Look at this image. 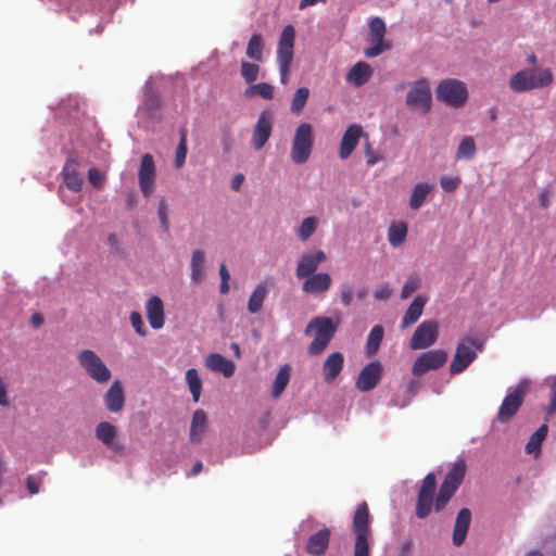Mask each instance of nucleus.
I'll use <instances>...</instances> for the list:
<instances>
[{
	"label": "nucleus",
	"mask_w": 556,
	"mask_h": 556,
	"mask_svg": "<svg viewBox=\"0 0 556 556\" xmlns=\"http://www.w3.org/2000/svg\"><path fill=\"white\" fill-rule=\"evenodd\" d=\"M466 470V462L458 459L446 473L435 498L434 495L418 493L415 509L416 516L420 519L427 518L431 513L432 506L438 513L443 510L463 483Z\"/></svg>",
	"instance_id": "obj_1"
},
{
	"label": "nucleus",
	"mask_w": 556,
	"mask_h": 556,
	"mask_svg": "<svg viewBox=\"0 0 556 556\" xmlns=\"http://www.w3.org/2000/svg\"><path fill=\"white\" fill-rule=\"evenodd\" d=\"M371 516L366 502L356 506L353 515L352 531L355 536L354 556H370L372 544Z\"/></svg>",
	"instance_id": "obj_2"
},
{
	"label": "nucleus",
	"mask_w": 556,
	"mask_h": 556,
	"mask_svg": "<svg viewBox=\"0 0 556 556\" xmlns=\"http://www.w3.org/2000/svg\"><path fill=\"white\" fill-rule=\"evenodd\" d=\"M339 323H334L330 317L317 316L309 320L305 328V334L313 337V341L307 348V353L311 356L320 355L333 339Z\"/></svg>",
	"instance_id": "obj_3"
},
{
	"label": "nucleus",
	"mask_w": 556,
	"mask_h": 556,
	"mask_svg": "<svg viewBox=\"0 0 556 556\" xmlns=\"http://www.w3.org/2000/svg\"><path fill=\"white\" fill-rule=\"evenodd\" d=\"M554 81V75L551 68L538 67L520 70L515 73L508 81L509 88L516 93L548 87Z\"/></svg>",
	"instance_id": "obj_4"
},
{
	"label": "nucleus",
	"mask_w": 556,
	"mask_h": 556,
	"mask_svg": "<svg viewBox=\"0 0 556 556\" xmlns=\"http://www.w3.org/2000/svg\"><path fill=\"white\" fill-rule=\"evenodd\" d=\"M483 340L466 336L456 346L454 357L450 365V374L458 375L463 372L476 359L478 352L483 350Z\"/></svg>",
	"instance_id": "obj_5"
},
{
	"label": "nucleus",
	"mask_w": 556,
	"mask_h": 556,
	"mask_svg": "<svg viewBox=\"0 0 556 556\" xmlns=\"http://www.w3.org/2000/svg\"><path fill=\"white\" fill-rule=\"evenodd\" d=\"M295 29L292 25H287L280 35L277 48V63L280 74V83L287 85L289 81L290 70L293 61Z\"/></svg>",
	"instance_id": "obj_6"
},
{
	"label": "nucleus",
	"mask_w": 556,
	"mask_h": 556,
	"mask_svg": "<svg viewBox=\"0 0 556 556\" xmlns=\"http://www.w3.org/2000/svg\"><path fill=\"white\" fill-rule=\"evenodd\" d=\"M314 146V130L309 123L300 124L294 132L291 144V161L301 165L309 159Z\"/></svg>",
	"instance_id": "obj_7"
},
{
	"label": "nucleus",
	"mask_w": 556,
	"mask_h": 556,
	"mask_svg": "<svg viewBox=\"0 0 556 556\" xmlns=\"http://www.w3.org/2000/svg\"><path fill=\"white\" fill-rule=\"evenodd\" d=\"M529 388L530 382L528 380H521L513 390L507 392L498 408L496 415L497 421L507 424L516 416L523 404Z\"/></svg>",
	"instance_id": "obj_8"
},
{
	"label": "nucleus",
	"mask_w": 556,
	"mask_h": 556,
	"mask_svg": "<svg viewBox=\"0 0 556 556\" xmlns=\"http://www.w3.org/2000/svg\"><path fill=\"white\" fill-rule=\"evenodd\" d=\"M77 362L89 378L99 384L110 381L112 372L102 358L92 350H81L77 355Z\"/></svg>",
	"instance_id": "obj_9"
},
{
	"label": "nucleus",
	"mask_w": 556,
	"mask_h": 556,
	"mask_svg": "<svg viewBox=\"0 0 556 556\" xmlns=\"http://www.w3.org/2000/svg\"><path fill=\"white\" fill-rule=\"evenodd\" d=\"M437 99L448 106L460 108L468 99L466 85L458 79H444L437 88Z\"/></svg>",
	"instance_id": "obj_10"
},
{
	"label": "nucleus",
	"mask_w": 556,
	"mask_h": 556,
	"mask_svg": "<svg viewBox=\"0 0 556 556\" xmlns=\"http://www.w3.org/2000/svg\"><path fill=\"white\" fill-rule=\"evenodd\" d=\"M432 96L427 78L416 80L406 94L405 104L414 111L428 113L431 110Z\"/></svg>",
	"instance_id": "obj_11"
},
{
	"label": "nucleus",
	"mask_w": 556,
	"mask_h": 556,
	"mask_svg": "<svg viewBox=\"0 0 556 556\" xmlns=\"http://www.w3.org/2000/svg\"><path fill=\"white\" fill-rule=\"evenodd\" d=\"M447 361V353L443 350H431L421 353L413 364L412 374L420 377L429 370L442 367Z\"/></svg>",
	"instance_id": "obj_12"
},
{
	"label": "nucleus",
	"mask_w": 556,
	"mask_h": 556,
	"mask_svg": "<svg viewBox=\"0 0 556 556\" xmlns=\"http://www.w3.org/2000/svg\"><path fill=\"white\" fill-rule=\"evenodd\" d=\"M438 334V323L434 320H425L416 328L410 339L409 346L412 350L427 349L437 341Z\"/></svg>",
	"instance_id": "obj_13"
},
{
	"label": "nucleus",
	"mask_w": 556,
	"mask_h": 556,
	"mask_svg": "<svg viewBox=\"0 0 556 556\" xmlns=\"http://www.w3.org/2000/svg\"><path fill=\"white\" fill-rule=\"evenodd\" d=\"M155 164L153 156L149 153L143 154L138 172L139 187L142 194L149 198L155 188Z\"/></svg>",
	"instance_id": "obj_14"
},
{
	"label": "nucleus",
	"mask_w": 556,
	"mask_h": 556,
	"mask_svg": "<svg viewBox=\"0 0 556 556\" xmlns=\"http://www.w3.org/2000/svg\"><path fill=\"white\" fill-rule=\"evenodd\" d=\"M273 114L265 110L261 112L252 132V144L255 150L264 148L271 136Z\"/></svg>",
	"instance_id": "obj_15"
},
{
	"label": "nucleus",
	"mask_w": 556,
	"mask_h": 556,
	"mask_svg": "<svg viewBox=\"0 0 556 556\" xmlns=\"http://www.w3.org/2000/svg\"><path fill=\"white\" fill-rule=\"evenodd\" d=\"M327 260V255L323 250L315 253H304L300 256L295 269V275L299 279L317 274L316 270L320 264Z\"/></svg>",
	"instance_id": "obj_16"
},
{
	"label": "nucleus",
	"mask_w": 556,
	"mask_h": 556,
	"mask_svg": "<svg viewBox=\"0 0 556 556\" xmlns=\"http://www.w3.org/2000/svg\"><path fill=\"white\" fill-rule=\"evenodd\" d=\"M382 376V367L379 362L366 365L358 375L356 388L362 392H368L376 388Z\"/></svg>",
	"instance_id": "obj_17"
},
{
	"label": "nucleus",
	"mask_w": 556,
	"mask_h": 556,
	"mask_svg": "<svg viewBox=\"0 0 556 556\" xmlns=\"http://www.w3.org/2000/svg\"><path fill=\"white\" fill-rule=\"evenodd\" d=\"M364 136L363 129L357 124L350 125L343 134L340 143L339 156L346 160L351 156L352 152L358 144L361 137ZM367 138V135H365Z\"/></svg>",
	"instance_id": "obj_18"
},
{
	"label": "nucleus",
	"mask_w": 556,
	"mask_h": 556,
	"mask_svg": "<svg viewBox=\"0 0 556 556\" xmlns=\"http://www.w3.org/2000/svg\"><path fill=\"white\" fill-rule=\"evenodd\" d=\"M105 408L110 413H119L125 406V392L121 380H115L103 396Z\"/></svg>",
	"instance_id": "obj_19"
},
{
	"label": "nucleus",
	"mask_w": 556,
	"mask_h": 556,
	"mask_svg": "<svg viewBox=\"0 0 556 556\" xmlns=\"http://www.w3.org/2000/svg\"><path fill=\"white\" fill-rule=\"evenodd\" d=\"M332 278L328 273H317L305 277L302 291L306 294H323L329 291Z\"/></svg>",
	"instance_id": "obj_20"
},
{
	"label": "nucleus",
	"mask_w": 556,
	"mask_h": 556,
	"mask_svg": "<svg viewBox=\"0 0 556 556\" xmlns=\"http://www.w3.org/2000/svg\"><path fill=\"white\" fill-rule=\"evenodd\" d=\"M330 535L331 530L327 527L313 533L306 542V552L313 556H323L329 546Z\"/></svg>",
	"instance_id": "obj_21"
},
{
	"label": "nucleus",
	"mask_w": 556,
	"mask_h": 556,
	"mask_svg": "<svg viewBox=\"0 0 556 556\" xmlns=\"http://www.w3.org/2000/svg\"><path fill=\"white\" fill-rule=\"evenodd\" d=\"M146 314L151 328L157 330L165 324L164 304L160 296L153 295L146 303Z\"/></svg>",
	"instance_id": "obj_22"
},
{
	"label": "nucleus",
	"mask_w": 556,
	"mask_h": 556,
	"mask_svg": "<svg viewBox=\"0 0 556 556\" xmlns=\"http://www.w3.org/2000/svg\"><path fill=\"white\" fill-rule=\"evenodd\" d=\"M63 184L74 192L81 190L84 180L78 173V162L74 157L67 159L62 169Z\"/></svg>",
	"instance_id": "obj_23"
},
{
	"label": "nucleus",
	"mask_w": 556,
	"mask_h": 556,
	"mask_svg": "<svg viewBox=\"0 0 556 556\" xmlns=\"http://www.w3.org/2000/svg\"><path fill=\"white\" fill-rule=\"evenodd\" d=\"M117 430L114 425L109 421H101L96 427V438L101 441L106 447L114 452H122L123 446L116 442Z\"/></svg>",
	"instance_id": "obj_24"
},
{
	"label": "nucleus",
	"mask_w": 556,
	"mask_h": 556,
	"mask_svg": "<svg viewBox=\"0 0 556 556\" xmlns=\"http://www.w3.org/2000/svg\"><path fill=\"white\" fill-rule=\"evenodd\" d=\"M471 523V511L469 508H462L456 517L453 530V543L460 546L467 536L468 529Z\"/></svg>",
	"instance_id": "obj_25"
},
{
	"label": "nucleus",
	"mask_w": 556,
	"mask_h": 556,
	"mask_svg": "<svg viewBox=\"0 0 556 556\" xmlns=\"http://www.w3.org/2000/svg\"><path fill=\"white\" fill-rule=\"evenodd\" d=\"M344 356L341 352H333L325 359L323 364V376L327 383L332 382L342 371Z\"/></svg>",
	"instance_id": "obj_26"
},
{
	"label": "nucleus",
	"mask_w": 556,
	"mask_h": 556,
	"mask_svg": "<svg viewBox=\"0 0 556 556\" xmlns=\"http://www.w3.org/2000/svg\"><path fill=\"white\" fill-rule=\"evenodd\" d=\"M206 367L215 372H222L224 377L229 378L235 374L236 365L222 354L211 353L205 359Z\"/></svg>",
	"instance_id": "obj_27"
},
{
	"label": "nucleus",
	"mask_w": 556,
	"mask_h": 556,
	"mask_svg": "<svg viewBox=\"0 0 556 556\" xmlns=\"http://www.w3.org/2000/svg\"><path fill=\"white\" fill-rule=\"evenodd\" d=\"M372 75L371 66L366 62H357L348 72L345 79L354 87H361L365 85Z\"/></svg>",
	"instance_id": "obj_28"
},
{
	"label": "nucleus",
	"mask_w": 556,
	"mask_h": 556,
	"mask_svg": "<svg viewBox=\"0 0 556 556\" xmlns=\"http://www.w3.org/2000/svg\"><path fill=\"white\" fill-rule=\"evenodd\" d=\"M434 186L429 182H418L414 186L409 197V207L412 210H419L427 201L428 197L432 193Z\"/></svg>",
	"instance_id": "obj_29"
},
{
	"label": "nucleus",
	"mask_w": 556,
	"mask_h": 556,
	"mask_svg": "<svg viewBox=\"0 0 556 556\" xmlns=\"http://www.w3.org/2000/svg\"><path fill=\"white\" fill-rule=\"evenodd\" d=\"M207 417L203 409H197L192 415L189 438L192 443H200L206 430Z\"/></svg>",
	"instance_id": "obj_30"
},
{
	"label": "nucleus",
	"mask_w": 556,
	"mask_h": 556,
	"mask_svg": "<svg viewBox=\"0 0 556 556\" xmlns=\"http://www.w3.org/2000/svg\"><path fill=\"white\" fill-rule=\"evenodd\" d=\"M427 300L422 298L421 295H417L410 305L408 306L407 311L405 312L403 319H402V328H407L408 326L415 324L419 317L421 316L424 312V307L426 305Z\"/></svg>",
	"instance_id": "obj_31"
},
{
	"label": "nucleus",
	"mask_w": 556,
	"mask_h": 556,
	"mask_svg": "<svg viewBox=\"0 0 556 556\" xmlns=\"http://www.w3.org/2000/svg\"><path fill=\"white\" fill-rule=\"evenodd\" d=\"M368 42L369 47L364 50V55L368 59L376 58L392 48L391 42L382 36L368 34Z\"/></svg>",
	"instance_id": "obj_32"
},
{
	"label": "nucleus",
	"mask_w": 556,
	"mask_h": 556,
	"mask_svg": "<svg viewBox=\"0 0 556 556\" xmlns=\"http://www.w3.org/2000/svg\"><path fill=\"white\" fill-rule=\"evenodd\" d=\"M205 253L202 250H194L190 260V278L193 283H199L204 276Z\"/></svg>",
	"instance_id": "obj_33"
},
{
	"label": "nucleus",
	"mask_w": 556,
	"mask_h": 556,
	"mask_svg": "<svg viewBox=\"0 0 556 556\" xmlns=\"http://www.w3.org/2000/svg\"><path fill=\"white\" fill-rule=\"evenodd\" d=\"M548 432V427L546 424H543L539 427V429L530 437L529 441L526 444L525 451L529 455L538 456L541 453V446L543 441L546 439Z\"/></svg>",
	"instance_id": "obj_34"
},
{
	"label": "nucleus",
	"mask_w": 556,
	"mask_h": 556,
	"mask_svg": "<svg viewBox=\"0 0 556 556\" xmlns=\"http://www.w3.org/2000/svg\"><path fill=\"white\" fill-rule=\"evenodd\" d=\"M291 367L289 364L282 365L274 380L271 395L274 399L280 397L290 381Z\"/></svg>",
	"instance_id": "obj_35"
},
{
	"label": "nucleus",
	"mask_w": 556,
	"mask_h": 556,
	"mask_svg": "<svg viewBox=\"0 0 556 556\" xmlns=\"http://www.w3.org/2000/svg\"><path fill=\"white\" fill-rule=\"evenodd\" d=\"M407 237V225L404 222L392 223L388 230V240L391 247L399 248Z\"/></svg>",
	"instance_id": "obj_36"
},
{
	"label": "nucleus",
	"mask_w": 556,
	"mask_h": 556,
	"mask_svg": "<svg viewBox=\"0 0 556 556\" xmlns=\"http://www.w3.org/2000/svg\"><path fill=\"white\" fill-rule=\"evenodd\" d=\"M266 296H267V286L265 283L257 285L248 301V311L251 314L258 313L263 307V303H264Z\"/></svg>",
	"instance_id": "obj_37"
},
{
	"label": "nucleus",
	"mask_w": 556,
	"mask_h": 556,
	"mask_svg": "<svg viewBox=\"0 0 556 556\" xmlns=\"http://www.w3.org/2000/svg\"><path fill=\"white\" fill-rule=\"evenodd\" d=\"M264 39L260 33H254L247 46V55L255 62L263 61Z\"/></svg>",
	"instance_id": "obj_38"
},
{
	"label": "nucleus",
	"mask_w": 556,
	"mask_h": 556,
	"mask_svg": "<svg viewBox=\"0 0 556 556\" xmlns=\"http://www.w3.org/2000/svg\"><path fill=\"white\" fill-rule=\"evenodd\" d=\"M383 327L380 325L371 328L366 342V353L368 356H372L378 352L383 339Z\"/></svg>",
	"instance_id": "obj_39"
},
{
	"label": "nucleus",
	"mask_w": 556,
	"mask_h": 556,
	"mask_svg": "<svg viewBox=\"0 0 556 556\" xmlns=\"http://www.w3.org/2000/svg\"><path fill=\"white\" fill-rule=\"evenodd\" d=\"M244 96L247 98L260 96L265 100H271L274 98V87L268 83H258L255 85H251L245 89Z\"/></svg>",
	"instance_id": "obj_40"
},
{
	"label": "nucleus",
	"mask_w": 556,
	"mask_h": 556,
	"mask_svg": "<svg viewBox=\"0 0 556 556\" xmlns=\"http://www.w3.org/2000/svg\"><path fill=\"white\" fill-rule=\"evenodd\" d=\"M186 381H187L189 390L192 394V400L197 403L200 400V395H201V391H202V381L199 377L197 369L190 368L187 370Z\"/></svg>",
	"instance_id": "obj_41"
},
{
	"label": "nucleus",
	"mask_w": 556,
	"mask_h": 556,
	"mask_svg": "<svg viewBox=\"0 0 556 556\" xmlns=\"http://www.w3.org/2000/svg\"><path fill=\"white\" fill-rule=\"evenodd\" d=\"M308 97L309 89L307 87L296 89L291 101L290 111L293 114H300L306 105Z\"/></svg>",
	"instance_id": "obj_42"
},
{
	"label": "nucleus",
	"mask_w": 556,
	"mask_h": 556,
	"mask_svg": "<svg viewBox=\"0 0 556 556\" xmlns=\"http://www.w3.org/2000/svg\"><path fill=\"white\" fill-rule=\"evenodd\" d=\"M476 154V143L472 137H465L460 141L458 149L456 151L457 160H470Z\"/></svg>",
	"instance_id": "obj_43"
},
{
	"label": "nucleus",
	"mask_w": 556,
	"mask_h": 556,
	"mask_svg": "<svg viewBox=\"0 0 556 556\" xmlns=\"http://www.w3.org/2000/svg\"><path fill=\"white\" fill-rule=\"evenodd\" d=\"M179 135H180V139H179V142H178V146H177V149H176V154H175V166L176 168H181L186 162V157H187V151H188V148H187V129L186 128H181L179 130Z\"/></svg>",
	"instance_id": "obj_44"
},
{
	"label": "nucleus",
	"mask_w": 556,
	"mask_h": 556,
	"mask_svg": "<svg viewBox=\"0 0 556 556\" xmlns=\"http://www.w3.org/2000/svg\"><path fill=\"white\" fill-rule=\"evenodd\" d=\"M317 228V219L314 216L306 217L302 220L299 229H298V236L301 241L305 242L307 241L313 233L316 231Z\"/></svg>",
	"instance_id": "obj_45"
},
{
	"label": "nucleus",
	"mask_w": 556,
	"mask_h": 556,
	"mask_svg": "<svg viewBox=\"0 0 556 556\" xmlns=\"http://www.w3.org/2000/svg\"><path fill=\"white\" fill-rule=\"evenodd\" d=\"M258 62L241 61V76L247 84H252L257 79L260 73Z\"/></svg>",
	"instance_id": "obj_46"
},
{
	"label": "nucleus",
	"mask_w": 556,
	"mask_h": 556,
	"mask_svg": "<svg viewBox=\"0 0 556 556\" xmlns=\"http://www.w3.org/2000/svg\"><path fill=\"white\" fill-rule=\"evenodd\" d=\"M421 286V279L418 276H409L403 285L401 298L407 299Z\"/></svg>",
	"instance_id": "obj_47"
},
{
	"label": "nucleus",
	"mask_w": 556,
	"mask_h": 556,
	"mask_svg": "<svg viewBox=\"0 0 556 556\" xmlns=\"http://www.w3.org/2000/svg\"><path fill=\"white\" fill-rule=\"evenodd\" d=\"M545 383L549 388V404L546 408L548 415L556 413V376L547 378Z\"/></svg>",
	"instance_id": "obj_48"
},
{
	"label": "nucleus",
	"mask_w": 556,
	"mask_h": 556,
	"mask_svg": "<svg viewBox=\"0 0 556 556\" xmlns=\"http://www.w3.org/2000/svg\"><path fill=\"white\" fill-rule=\"evenodd\" d=\"M386 33H387V26H386L384 21L379 16L372 17L369 22V33L368 34H371L372 36L386 37Z\"/></svg>",
	"instance_id": "obj_49"
},
{
	"label": "nucleus",
	"mask_w": 556,
	"mask_h": 556,
	"mask_svg": "<svg viewBox=\"0 0 556 556\" xmlns=\"http://www.w3.org/2000/svg\"><path fill=\"white\" fill-rule=\"evenodd\" d=\"M437 489V479L433 472H429L422 480L418 493L434 495Z\"/></svg>",
	"instance_id": "obj_50"
},
{
	"label": "nucleus",
	"mask_w": 556,
	"mask_h": 556,
	"mask_svg": "<svg viewBox=\"0 0 556 556\" xmlns=\"http://www.w3.org/2000/svg\"><path fill=\"white\" fill-rule=\"evenodd\" d=\"M130 323H131V326L134 327L135 331L140 336V337H144L147 336V328L144 326V323L142 320V316L139 312L135 311V312H131L130 313Z\"/></svg>",
	"instance_id": "obj_51"
},
{
	"label": "nucleus",
	"mask_w": 556,
	"mask_h": 556,
	"mask_svg": "<svg viewBox=\"0 0 556 556\" xmlns=\"http://www.w3.org/2000/svg\"><path fill=\"white\" fill-rule=\"evenodd\" d=\"M440 185H441V188L444 191L453 192L460 185V178L459 177H452V176H443L440 179Z\"/></svg>",
	"instance_id": "obj_52"
},
{
	"label": "nucleus",
	"mask_w": 556,
	"mask_h": 556,
	"mask_svg": "<svg viewBox=\"0 0 556 556\" xmlns=\"http://www.w3.org/2000/svg\"><path fill=\"white\" fill-rule=\"evenodd\" d=\"M340 301L344 307H349L353 302V288L349 283L340 286Z\"/></svg>",
	"instance_id": "obj_53"
},
{
	"label": "nucleus",
	"mask_w": 556,
	"mask_h": 556,
	"mask_svg": "<svg viewBox=\"0 0 556 556\" xmlns=\"http://www.w3.org/2000/svg\"><path fill=\"white\" fill-rule=\"evenodd\" d=\"M105 176L98 168L92 167L88 172V180L96 188H101L103 186Z\"/></svg>",
	"instance_id": "obj_54"
},
{
	"label": "nucleus",
	"mask_w": 556,
	"mask_h": 556,
	"mask_svg": "<svg viewBox=\"0 0 556 556\" xmlns=\"http://www.w3.org/2000/svg\"><path fill=\"white\" fill-rule=\"evenodd\" d=\"M364 153H365L366 163L368 166H372L381 160V156L374 151V149L368 140L365 143Z\"/></svg>",
	"instance_id": "obj_55"
},
{
	"label": "nucleus",
	"mask_w": 556,
	"mask_h": 556,
	"mask_svg": "<svg viewBox=\"0 0 556 556\" xmlns=\"http://www.w3.org/2000/svg\"><path fill=\"white\" fill-rule=\"evenodd\" d=\"M391 289L388 283L381 285L378 289H376L374 296L376 300L383 301L388 300L391 296Z\"/></svg>",
	"instance_id": "obj_56"
},
{
	"label": "nucleus",
	"mask_w": 556,
	"mask_h": 556,
	"mask_svg": "<svg viewBox=\"0 0 556 556\" xmlns=\"http://www.w3.org/2000/svg\"><path fill=\"white\" fill-rule=\"evenodd\" d=\"M157 214L162 224V227L164 230L168 229V218H167V212H166V202L164 199L161 200L159 204Z\"/></svg>",
	"instance_id": "obj_57"
},
{
	"label": "nucleus",
	"mask_w": 556,
	"mask_h": 556,
	"mask_svg": "<svg viewBox=\"0 0 556 556\" xmlns=\"http://www.w3.org/2000/svg\"><path fill=\"white\" fill-rule=\"evenodd\" d=\"M26 485L28 492L34 495L39 492V483L35 480L33 476H28L26 479Z\"/></svg>",
	"instance_id": "obj_58"
},
{
	"label": "nucleus",
	"mask_w": 556,
	"mask_h": 556,
	"mask_svg": "<svg viewBox=\"0 0 556 556\" xmlns=\"http://www.w3.org/2000/svg\"><path fill=\"white\" fill-rule=\"evenodd\" d=\"M244 181V176L243 174H237L233 176L232 180H231V189L235 190V191H239L241 189V186Z\"/></svg>",
	"instance_id": "obj_59"
},
{
	"label": "nucleus",
	"mask_w": 556,
	"mask_h": 556,
	"mask_svg": "<svg viewBox=\"0 0 556 556\" xmlns=\"http://www.w3.org/2000/svg\"><path fill=\"white\" fill-rule=\"evenodd\" d=\"M43 321L45 318L40 313H34L30 317V323L36 328L40 327L43 324Z\"/></svg>",
	"instance_id": "obj_60"
},
{
	"label": "nucleus",
	"mask_w": 556,
	"mask_h": 556,
	"mask_svg": "<svg viewBox=\"0 0 556 556\" xmlns=\"http://www.w3.org/2000/svg\"><path fill=\"white\" fill-rule=\"evenodd\" d=\"M412 547H413V542L410 540L406 541L403 544L401 553H400L399 556H412Z\"/></svg>",
	"instance_id": "obj_61"
},
{
	"label": "nucleus",
	"mask_w": 556,
	"mask_h": 556,
	"mask_svg": "<svg viewBox=\"0 0 556 556\" xmlns=\"http://www.w3.org/2000/svg\"><path fill=\"white\" fill-rule=\"evenodd\" d=\"M539 202H540V205L543 208H546L548 206V204H549V193H548V191H543L540 194Z\"/></svg>",
	"instance_id": "obj_62"
},
{
	"label": "nucleus",
	"mask_w": 556,
	"mask_h": 556,
	"mask_svg": "<svg viewBox=\"0 0 556 556\" xmlns=\"http://www.w3.org/2000/svg\"><path fill=\"white\" fill-rule=\"evenodd\" d=\"M219 276H220V281L230 280V274H229L225 263H222L219 266Z\"/></svg>",
	"instance_id": "obj_63"
},
{
	"label": "nucleus",
	"mask_w": 556,
	"mask_h": 556,
	"mask_svg": "<svg viewBox=\"0 0 556 556\" xmlns=\"http://www.w3.org/2000/svg\"><path fill=\"white\" fill-rule=\"evenodd\" d=\"M417 389H418V382H416L414 380L409 381V383L407 386V393L409 394V399L416 394Z\"/></svg>",
	"instance_id": "obj_64"
}]
</instances>
